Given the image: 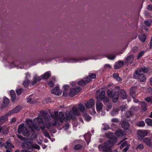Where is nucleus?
Masks as SVG:
<instances>
[{"label": "nucleus", "mask_w": 152, "mask_h": 152, "mask_svg": "<svg viewBox=\"0 0 152 152\" xmlns=\"http://www.w3.org/2000/svg\"><path fill=\"white\" fill-rule=\"evenodd\" d=\"M120 97L122 99H126L127 97V95L125 90L124 89L120 90L119 92Z\"/></svg>", "instance_id": "nucleus-18"}, {"label": "nucleus", "mask_w": 152, "mask_h": 152, "mask_svg": "<svg viewBox=\"0 0 152 152\" xmlns=\"http://www.w3.org/2000/svg\"><path fill=\"white\" fill-rule=\"evenodd\" d=\"M91 137V133L90 132H88L87 134H85L84 136V138L85 140L87 142V140L90 139Z\"/></svg>", "instance_id": "nucleus-45"}, {"label": "nucleus", "mask_w": 152, "mask_h": 152, "mask_svg": "<svg viewBox=\"0 0 152 152\" xmlns=\"http://www.w3.org/2000/svg\"><path fill=\"white\" fill-rule=\"evenodd\" d=\"M119 96V93L118 91H115L114 92L113 96L111 98L112 99L113 102L115 103L118 101Z\"/></svg>", "instance_id": "nucleus-12"}, {"label": "nucleus", "mask_w": 152, "mask_h": 152, "mask_svg": "<svg viewBox=\"0 0 152 152\" xmlns=\"http://www.w3.org/2000/svg\"><path fill=\"white\" fill-rule=\"evenodd\" d=\"M82 146L80 144H77L75 145L74 147V149L75 150H78L81 149L82 148Z\"/></svg>", "instance_id": "nucleus-43"}, {"label": "nucleus", "mask_w": 152, "mask_h": 152, "mask_svg": "<svg viewBox=\"0 0 152 152\" xmlns=\"http://www.w3.org/2000/svg\"><path fill=\"white\" fill-rule=\"evenodd\" d=\"M142 109L144 111H146L147 110V104L144 102H142L140 104Z\"/></svg>", "instance_id": "nucleus-28"}, {"label": "nucleus", "mask_w": 152, "mask_h": 152, "mask_svg": "<svg viewBox=\"0 0 152 152\" xmlns=\"http://www.w3.org/2000/svg\"><path fill=\"white\" fill-rule=\"evenodd\" d=\"M143 141L148 146H150L151 145V140L148 137H146L144 139Z\"/></svg>", "instance_id": "nucleus-29"}, {"label": "nucleus", "mask_w": 152, "mask_h": 152, "mask_svg": "<svg viewBox=\"0 0 152 152\" xmlns=\"http://www.w3.org/2000/svg\"><path fill=\"white\" fill-rule=\"evenodd\" d=\"M145 122L148 126H152V119L148 118L145 119Z\"/></svg>", "instance_id": "nucleus-44"}, {"label": "nucleus", "mask_w": 152, "mask_h": 152, "mask_svg": "<svg viewBox=\"0 0 152 152\" xmlns=\"http://www.w3.org/2000/svg\"><path fill=\"white\" fill-rule=\"evenodd\" d=\"M62 91L59 89L58 86H56L51 90V93L56 95H59L61 93Z\"/></svg>", "instance_id": "nucleus-13"}, {"label": "nucleus", "mask_w": 152, "mask_h": 152, "mask_svg": "<svg viewBox=\"0 0 152 152\" xmlns=\"http://www.w3.org/2000/svg\"><path fill=\"white\" fill-rule=\"evenodd\" d=\"M103 106V104L102 102L99 100L97 101L96 104V107L97 112L102 110Z\"/></svg>", "instance_id": "nucleus-19"}, {"label": "nucleus", "mask_w": 152, "mask_h": 152, "mask_svg": "<svg viewBox=\"0 0 152 152\" xmlns=\"http://www.w3.org/2000/svg\"><path fill=\"white\" fill-rule=\"evenodd\" d=\"M145 123L143 121H140L138 122L137 125L139 127H143L145 126Z\"/></svg>", "instance_id": "nucleus-46"}, {"label": "nucleus", "mask_w": 152, "mask_h": 152, "mask_svg": "<svg viewBox=\"0 0 152 152\" xmlns=\"http://www.w3.org/2000/svg\"><path fill=\"white\" fill-rule=\"evenodd\" d=\"M23 89L22 88H21L18 89L16 90V93L18 95H19L21 94Z\"/></svg>", "instance_id": "nucleus-53"}, {"label": "nucleus", "mask_w": 152, "mask_h": 152, "mask_svg": "<svg viewBox=\"0 0 152 152\" xmlns=\"http://www.w3.org/2000/svg\"><path fill=\"white\" fill-rule=\"evenodd\" d=\"M44 135L45 137L48 138L49 139L50 138V135L48 131L47 130H44L43 131Z\"/></svg>", "instance_id": "nucleus-47"}, {"label": "nucleus", "mask_w": 152, "mask_h": 152, "mask_svg": "<svg viewBox=\"0 0 152 152\" xmlns=\"http://www.w3.org/2000/svg\"><path fill=\"white\" fill-rule=\"evenodd\" d=\"M6 145L5 146V148H14V146L11 143V141L10 139L8 140L6 142Z\"/></svg>", "instance_id": "nucleus-21"}, {"label": "nucleus", "mask_w": 152, "mask_h": 152, "mask_svg": "<svg viewBox=\"0 0 152 152\" xmlns=\"http://www.w3.org/2000/svg\"><path fill=\"white\" fill-rule=\"evenodd\" d=\"M138 37L140 40L142 42H143L145 41L146 36L145 34H142V35H139Z\"/></svg>", "instance_id": "nucleus-36"}, {"label": "nucleus", "mask_w": 152, "mask_h": 152, "mask_svg": "<svg viewBox=\"0 0 152 152\" xmlns=\"http://www.w3.org/2000/svg\"><path fill=\"white\" fill-rule=\"evenodd\" d=\"M148 69L146 67H144L143 68L140 67L136 70L135 74L136 75H138L139 73H141L142 72L146 73Z\"/></svg>", "instance_id": "nucleus-15"}, {"label": "nucleus", "mask_w": 152, "mask_h": 152, "mask_svg": "<svg viewBox=\"0 0 152 152\" xmlns=\"http://www.w3.org/2000/svg\"><path fill=\"white\" fill-rule=\"evenodd\" d=\"M6 115H3L0 117V119L1 121H5L6 119Z\"/></svg>", "instance_id": "nucleus-54"}, {"label": "nucleus", "mask_w": 152, "mask_h": 152, "mask_svg": "<svg viewBox=\"0 0 152 152\" xmlns=\"http://www.w3.org/2000/svg\"><path fill=\"white\" fill-rule=\"evenodd\" d=\"M109 141H106L104 144H100L98 146L99 150H102L103 152H112V148L113 145L110 143Z\"/></svg>", "instance_id": "nucleus-3"}, {"label": "nucleus", "mask_w": 152, "mask_h": 152, "mask_svg": "<svg viewBox=\"0 0 152 152\" xmlns=\"http://www.w3.org/2000/svg\"><path fill=\"white\" fill-rule=\"evenodd\" d=\"M113 76V78L118 82H121L122 81V79L119 77L118 73H114Z\"/></svg>", "instance_id": "nucleus-27"}, {"label": "nucleus", "mask_w": 152, "mask_h": 152, "mask_svg": "<svg viewBox=\"0 0 152 152\" xmlns=\"http://www.w3.org/2000/svg\"><path fill=\"white\" fill-rule=\"evenodd\" d=\"M115 134L118 137H122L124 134V132L122 130H117L115 131Z\"/></svg>", "instance_id": "nucleus-23"}, {"label": "nucleus", "mask_w": 152, "mask_h": 152, "mask_svg": "<svg viewBox=\"0 0 152 152\" xmlns=\"http://www.w3.org/2000/svg\"><path fill=\"white\" fill-rule=\"evenodd\" d=\"M26 127L24 126V124H20L18 126V134H20L21 133H22L23 131L24 130L25 128Z\"/></svg>", "instance_id": "nucleus-22"}, {"label": "nucleus", "mask_w": 152, "mask_h": 152, "mask_svg": "<svg viewBox=\"0 0 152 152\" xmlns=\"http://www.w3.org/2000/svg\"><path fill=\"white\" fill-rule=\"evenodd\" d=\"M99 92V90L96 91V98L99 101H102L104 104H106V103L109 102V99L105 96V91L104 90H102L98 94V92Z\"/></svg>", "instance_id": "nucleus-2"}, {"label": "nucleus", "mask_w": 152, "mask_h": 152, "mask_svg": "<svg viewBox=\"0 0 152 152\" xmlns=\"http://www.w3.org/2000/svg\"><path fill=\"white\" fill-rule=\"evenodd\" d=\"M113 89H108L107 90V95L108 98H111L113 95Z\"/></svg>", "instance_id": "nucleus-39"}, {"label": "nucleus", "mask_w": 152, "mask_h": 152, "mask_svg": "<svg viewBox=\"0 0 152 152\" xmlns=\"http://www.w3.org/2000/svg\"><path fill=\"white\" fill-rule=\"evenodd\" d=\"M33 148H35L38 149H40V147L39 145H37L36 144H35L34 145H33Z\"/></svg>", "instance_id": "nucleus-59"}, {"label": "nucleus", "mask_w": 152, "mask_h": 152, "mask_svg": "<svg viewBox=\"0 0 152 152\" xmlns=\"http://www.w3.org/2000/svg\"><path fill=\"white\" fill-rule=\"evenodd\" d=\"M145 100L148 102L152 103V96L147 97L145 98Z\"/></svg>", "instance_id": "nucleus-50"}, {"label": "nucleus", "mask_w": 152, "mask_h": 152, "mask_svg": "<svg viewBox=\"0 0 152 152\" xmlns=\"http://www.w3.org/2000/svg\"><path fill=\"white\" fill-rule=\"evenodd\" d=\"M134 60V56L131 55L128 56L126 58V61L128 63H132Z\"/></svg>", "instance_id": "nucleus-25"}, {"label": "nucleus", "mask_w": 152, "mask_h": 152, "mask_svg": "<svg viewBox=\"0 0 152 152\" xmlns=\"http://www.w3.org/2000/svg\"><path fill=\"white\" fill-rule=\"evenodd\" d=\"M83 117L84 118L85 120L87 121H90L91 118V116L85 113H83Z\"/></svg>", "instance_id": "nucleus-34"}, {"label": "nucleus", "mask_w": 152, "mask_h": 152, "mask_svg": "<svg viewBox=\"0 0 152 152\" xmlns=\"http://www.w3.org/2000/svg\"><path fill=\"white\" fill-rule=\"evenodd\" d=\"M152 22V20L151 19H148L147 20H145L144 21V23L145 25L148 27H149L151 23Z\"/></svg>", "instance_id": "nucleus-42"}, {"label": "nucleus", "mask_w": 152, "mask_h": 152, "mask_svg": "<svg viewBox=\"0 0 152 152\" xmlns=\"http://www.w3.org/2000/svg\"><path fill=\"white\" fill-rule=\"evenodd\" d=\"M65 119L64 121L66 122L70 120L71 119H73L72 118V115L70 113H69V114H66V116L65 117Z\"/></svg>", "instance_id": "nucleus-31"}, {"label": "nucleus", "mask_w": 152, "mask_h": 152, "mask_svg": "<svg viewBox=\"0 0 152 152\" xmlns=\"http://www.w3.org/2000/svg\"><path fill=\"white\" fill-rule=\"evenodd\" d=\"M32 96V95H30L29 96V97L27 98V99H28L27 102L28 103H32V102L31 101L32 99L31 98Z\"/></svg>", "instance_id": "nucleus-57"}, {"label": "nucleus", "mask_w": 152, "mask_h": 152, "mask_svg": "<svg viewBox=\"0 0 152 152\" xmlns=\"http://www.w3.org/2000/svg\"><path fill=\"white\" fill-rule=\"evenodd\" d=\"M138 79L141 82H144L145 81L146 79V75L144 74L139 73L136 75Z\"/></svg>", "instance_id": "nucleus-14"}, {"label": "nucleus", "mask_w": 152, "mask_h": 152, "mask_svg": "<svg viewBox=\"0 0 152 152\" xmlns=\"http://www.w3.org/2000/svg\"><path fill=\"white\" fill-rule=\"evenodd\" d=\"M22 133L24 136L27 137L29 136L30 135L29 131L26 127L25 128L24 130H23Z\"/></svg>", "instance_id": "nucleus-38"}, {"label": "nucleus", "mask_w": 152, "mask_h": 152, "mask_svg": "<svg viewBox=\"0 0 152 152\" xmlns=\"http://www.w3.org/2000/svg\"><path fill=\"white\" fill-rule=\"evenodd\" d=\"M115 58V56L114 55H110L108 56V58L110 60H113Z\"/></svg>", "instance_id": "nucleus-55"}, {"label": "nucleus", "mask_w": 152, "mask_h": 152, "mask_svg": "<svg viewBox=\"0 0 152 152\" xmlns=\"http://www.w3.org/2000/svg\"><path fill=\"white\" fill-rule=\"evenodd\" d=\"M111 121L113 122L117 123L118 122V120L116 118H113L112 119Z\"/></svg>", "instance_id": "nucleus-64"}, {"label": "nucleus", "mask_w": 152, "mask_h": 152, "mask_svg": "<svg viewBox=\"0 0 152 152\" xmlns=\"http://www.w3.org/2000/svg\"><path fill=\"white\" fill-rule=\"evenodd\" d=\"M137 107H132L130 109V110H128L126 111L125 114V116L126 118H129L134 115V113L132 110H135Z\"/></svg>", "instance_id": "nucleus-11"}, {"label": "nucleus", "mask_w": 152, "mask_h": 152, "mask_svg": "<svg viewBox=\"0 0 152 152\" xmlns=\"http://www.w3.org/2000/svg\"><path fill=\"white\" fill-rule=\"evenodd\" d=\"M10 94L11 97V101L12 102H15L16 99V95L14 91L11 90L10 91Z\"/></svg>", "instance_id": "nucleus-24"}, {"label": "nucleus", "mask_w": 152, "mask_h": 152, "mask_svg": "<svg viewBox=\"0 0 152 152\" xmlns=\"http://www.w3.org/2000/svg\"><path fill=\"white\" fill-rule=\"evenodd\" d=\"M148 134L146 130H138L137 132V138L139 140H142L143 138L147 135Z\"/></svg>", "instance_id": "nucleus-6"}, {"label": "nucleus", "mask_w": 152, "mask_h": 152, "mask_svg": "<svg viewBox=\"0 0 152 152\" xmlns=\"http://www.w3.org/2000/svg\"><path fill=\"white\" fill-rule=\"evenodd\" d=\"M21 109V107L20 106H17L13 110L8 112L7 115L8 116L12 114L17 113Z\"/></svg>", "instance_id": "nucleus-10"}, {"label": "nucleus", "mask_w": 152, "mask_h": 152, "mask_svg": "<svg viewBox=\"0 0 152 152\" xmlns=\"http://www.w3.org/2000/svg\"><path fill=\"white\" fill-rule=\"evenodd\" d=\"M134 88L133 87H132L130 89V95L132 97L133 99H134L135 97V96L136 92L134 90Z\"/></svg>", "instance_id": "nucleus-37"}, {"label": "nucleus", "mask_w": 152, "mask_h": 152, "mask_svg": "<svg viewBox=\"0 0 152 152\" xmlns=\"http://www.w3.org/2000/svg\"><path fill=\"white\" fill-rule=\"evenodd\" d=\"M42 79H43V78L42 75L39 77L35 76L34 77V79L36 80L37 82V81H40Z\"/></svg>", "instance_id": "nucleus-49"}, {"label": "nucleus", "mask_w": 152, "mask_h": 152, "mask_svg": "<svg viewBox=\"0 0 152 152\" xmlns=\"http://www.w3.org/2000/svg\"><path fill=\"white\" fill-rule=\"evenodd\" d=\"M72 113L74 115H78L79 112L76 107H74L72 108Z\"/></svg>", "instance_id": "nucleus-40"}, {"label": "nucleus", "mask_w": 152, "mask_h": 152, "mask_svg": "<svg viewBox=\"0 0 152 152\" xmlns=\"http://www.w3.org/2000/svg\"><path fill=\"white\" fill-rule=\"evenodd\" d=\"M51 74L50 71H48L42 75L43 79L44 80H47L50 76Z\"/></svg>", "instance_id": "nucleus-26"}, {"label": "nucleus", "mask_w": 152, "mask_h": 152, "mask_svg": "<svg viewBox=\"0 0 152 152\" xmlns=\"http://www.w3.org/2000/svg\"><path fill=\"white\" fill-rule=\"evenodd\" d=\"M144 53V52L143 51H140L137 56V59H139L140 57L143 56Z\"/></svg>", "instance_id": "nucleus-52"}, {"label": "nucleus", "mask_w": 152, "mask_h": 152, "mask_svg": "<svg viewBox=\"0 0 152 152\" xmlns=\"http://www.w3.org/2000/svg\"><path fill=\"white\" fill-rule=\"evenodd\" d=\"M32 143L30 142L29 143L28 142H26L25 144L26 148L28 150L33 148V145L32 144Z\"/></svg>", "instance_id": "nucleus-33"}, {"label": "nucleus", "mask_w": 152, "mask_h": 152, "mask_svg": "<svg viewBox=\"0 0 152 152\" xmlns=\"http://www.w3.org/2000/svg\"><path fill=\"white\" fill-rule=\"evenodd\" d=\"M121 125L123 129L126 130L128 129L129 126L128 122L127 121L124 120L122 121Z\"/></svg>", "instance_id": "nucleus-20"}, {"label": "nucleus", "mask_w": 152, "mask_h": 152, "mask_svg": "<svg viewBox=\"0 0 152 152\" xmlns=\"http://www.w3.org/2000/svg\"><path fill=\"white\" fill-rule=\"evenodd\" d=\"M49 129V131H50L51 132L55 133H56V131L55 130L54 127L52 126H51V128L48 129Z\"/></svg>", "instance_id": "nucleus-58"}, {"label": "nucleus", "mask_w": 152, "mask_h": 152, "mask_svg": "<svg viewBox=\"0 0 152 152\" xmlns=\"http://www.w3.org/2000/svg\"><path fill=\"white\" fill-rule=\"evenodd\" d=\"M68 90H64L63 92V96H68Z\"/></svg>", "instance_id": "nucleus-60"}, {"label": "nucleus", "mask_w": 152, "mask_h": 152, "mask_svg": "<svg viewBox=\"0 0 152 152\" xmlns=\"http://www.w3.org/2000/svg\"><path fill=\"white\" fill-rule=\"evenodd\" d=\"M79 110L81 112H83L85 110L84 106L82 104H80L78 106Z\"/></svg>", "instance_id": "nucleus-41"}, {"label": "nucleus", "mask_w": 152, "mask_h": 152, "mask_svg": "<svg viewBox=\"0 0 152 152\" xmlns=\"http://www.w3.org/2000/svg\"><path fill=\"white\" fill-rule=\"evenodd\" d=\"M9 100L7 97H5L4 99L3 102V103L1 105V108L3 109L5 107H7L9 103Z\"/></svg>", "instance_id": "nucleus-17"}, {"label": "nucleus", "mask_w": 152, "mask_h": 152, "mask_svg": "<svg viewBox=\"0 0 152 152\" xmlns=\"http://www.w3.org/2000/svg\"><path fill=\"white\" fill-rule=\"evenodd\" d=\"M51 116L53 119L51 122L53 126H56L58 128V129H59L58 128L59 127L65 120V117L64 115L58 116V112H55L54 113V115L53 114H51Z\"/></svg>", "instance_id": "nucleus-1"}, {"label": "nucleus", "mask_w": 152, "mask_h": 152, "mask_svg": "<svg viewBox=\"0 0 152 152\" xmlns=\"http://www.w3.org/2000/svg\"><path fill=\"white\" fill-rule=\"evenodd\" d=\"M124 66L123 61L119 60L117 63H116L114 66V68L115 69H118L123 67Z\"/></svg>", "instance_id": "nucleus-16"}, {"label": "nucleus", "mask_w": 152, "mask_h": 152, "mask_svg": "<svg viewBox=\"0 0 152 152\" xmlns=\"http://www.w3.org/2000/svg\"><path fill=\"white\" fill-rule=\"evenodd\" d=\"M144 148V146L142 144H139L137 147V149H139L140 150H142Z\"/></svg>", "instance_id": "nucleus-56"}, {"label": "nucleus", "mask_w": 152, "mask_h": 152, "mask_svg": "<svg viewBox=\"0 0 152 152\" xmlns=\"http://www.w3.org/2000/svg\"><path fill=\"white\" fill-rule=\"evenodd\" d=\"M46 126L47 129H49L52 126L50 122H48L47 123Z\"/></svg>", "instance_id": "nucleus-62"}, {"label": "nucleus", "mask_w": 152, "mask_h": 152, "mask_svg": "<svg viewBox=\"0 0 152 152\" xmlns=\"http://www.w3.org/2000/svg\"><path fill=\"white\" fill-rule=\"evenodd\" d=\"M64 90H68L69 88V86L68 85H65L64 86Z\"/></svg>", "instance_id": "nucleus-63"}, {"label": "nucleus", "mask_w": 152, "mask_h": 152, "mask_svg": "<svg viewBox=\"0 0 152 152\" xmlns=\"http://www.w3.org/2000/svg\"><path fill=\"white\" fill-rule=\"evenodd\" d=\"M106 137L108 138L110 140H108L109 141L110 143L114 145L117 142V139L116 138L114 135V134L113 133H108L106 134Z\"/></svg>", "instance_id": "nucleus-4"}, {"label": "nucleus", "mask_w": 152, "mask_h": 152, "mask_svg": "<svg viewBox=\"0 0 152 152\" xmlns=\"http://www.w3.org/2000/svg\"><path fill=\"white\" fill-rule=\"evenodd\" d=\"M95 105V101L94 99L92 98L90 99L85 104V107L86 109H90Z\"/></svg>", "instance_id": "nucleus-8"}, {"label": "nucleus", "mask_w": 152, "mask_h": 152, "mask_svg": "<svg viewBox=\"0 0 152 152\" xmlns=\"http://www.w3.org/2000/svg\"><path fill=\"white\" fill-rule=\"evenodd\" d=\"M127 143L128 142L127 141H124L123 142L121 145L120 147V149H122L124 147L127 145Z\"/></svg>", "instance_id": "nucleus-51"}, {"label": "nucleus", "mask_w": 152, "mask_h": 152, "mask_svg": "<svg viewBox=\"0 0 152 152\" xmlns=\"http://www.w3.org/2000/svg\"><path fill=\"white\" fill-rule=\"evenodd\" d=\"M27 75H26V77L23 83L24 86L26 87H28L30 83V80L27 77Z\"/></svg>", "instance_id": "nucleus-35"}, {"label": "nucleus", "mask_w": 152, "mask_h": 152, "mask_svg": "<svg viewBox=\"0 0 152 152\" xmlns=\"http://www.w3.org/2000/svg\"><path fill=\"white\" fill-rule=\"evenodd\" d=\"M54 85V84L52 81H50L48 83V85L50 87H53Z\"/></svg>", "instance_id": "nucleus-61"}, {"label": "nucleus", "mask_w": 152, "mask_h": 152, "mask_svg": "<svg viewBox=\"0 0 152 152\" xmlns=\"http://www.w3.org/2000/svg\"><path fill=\"white\" fill-rule=\"evenodd\" d=\"M39 115L37 117L36 121L39 124H43V118L40 115V114H39Z\"/></svg>", "instance_id": "nucleus-30"}, {"label": "nucleus", "mask_w": 152, "mask_h": 152, "mask_svg": "<svg viewBox=\"0 0 152 152\" xmlns=\"http://www.w3.org/2000/svg\"><path fill=\"white\" fill-rule=\"evenodd\" d=\"M26 121H27V124L29 125V127L31 128L32 132L34 133V132L32 128L36 130H38L39 129L38 126L33 123L31 120L29 119H27Z\"/></svg>", "instance_id": "nucleus-7"}, {"label": "nucleus", "mask_w": 152, "mask_h": 152, "mask_svg": "<svg viewBox=\"0 0 152 152\" xmlns=\"http://www.w3.org/2000/svg\"><path fill=\"white\" fill-rule=\"evenodd\" d=\"M87 77L91 81L92 80V79H94L96 78V75L94 73H89L88 76H86V77L87 79Z\"/></svg>", "instance_id": "nucleus-32"}, {"label": "nucleus", "mask_w": 152, "mask_h": 152, "mask_svg": "<svg viewBox=\"0 0 152 152\" xmlns=\"http://www.w3.org/2000/svg\"><path fill=\"white\" fill-rule=\"evenodd\" d=\"M80 87H77L75 88H71L69 92V95L70 97H73L78 94L81 90Z\"/></svg>", "instance_id": "nucleus-5"}, {"label": "nucleus", "mask_w": 152, "mask_h": 152, "mask_svg": "<svg viewBox=\"0 0 152 152\" xmlns=\"http://www.w3.org/2000/svg\"><path fill=\"white\" fill-rule=\"evenodd\" d=\"M118 109H115L111 112V114L112 115L114 116L118 113Z\"/></svg>", "instance_id": "nucleus-48"}, {"label": "nucleus", "mask_w": 152, "mask_h": 152, "mask_svg": "<svg viewBox=\"0 0 152 152\" xmlns=\"http://www.w3.org/2000/svg\"><path fill=\"white\" fill-rule=\"evenodd\" d=\"M90 82V80L87 78V79L86 77H84L82 80L78 82V85L82 86H85L86 84Z\"/></svg>", "instance_id": "nucleus-9"}]
</instances>
